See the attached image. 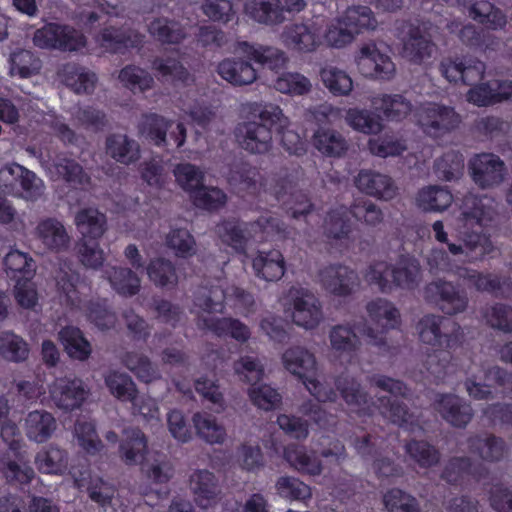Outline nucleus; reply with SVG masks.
Wrapping results in <instances>:
<instances>
[{"label":"nucleus","instance_id":"nucleus-1","mask_svg":"<svg viewBox=\"0 0 512 512\" xmlns=\"http://www.w3.org/2000/svg\"><path fill=\"white\" fill-rule=\"evenodd\" d=\"M368 284L382 293L398 288L405 291L417 289L423 281L420 261L412 255H400L394 264L376 261L370 264L364 274Z\"/></svg>","mask_w":512,"mask_h":512},{"label":"nucleus","instance_id":"nucleus-2","mask_svg":"<svg viewBox=\"0 0 512 512\" xmlns=\"http://www.w3.org/2000/svg\"><path fill=\"white\" fill-rule=\"evenodd\" d=\"M284 368L300 379L307 390L319 402H334L336 392L316 378L317 360L315 355L303 346H292L282 354Z\"/></svg>","mask_w":512,"mask_h":512},{"label":"nucleus","instance_id":"nucleus-3","mask_svg":"<svg viewBox=\"0 0 512 512\" xmlns=\"http://www.w3.org/2000/svg\"><path fill=\"white\" fill-rule=\"evenodd\" d=\"M284 311L296 326L305 330L316 329L324 320L320 299L314 292L303 287H291L288 290Z\"/></svg>","mask_w":512,"mask_h":512},{"label":"nucleus","instance_id":"nucleus-4","mask_svg":"<svg viewBox=\"0 0 512 512\" xmlns=\"http://www.w3.org/2000/svg\"><path fill=\"white\" fill-rule=\"evenodd\" d=\"M417 331L423 343L441 349L456 348L464 340L460 324L443 315H424L417 324Z\"/></svg>","mask_w":512,"mask_h":512},{"label":"nucleus","instance_id":"nucleus-5","mask_svg":"<svg viewBox=\"0 0 512 512\" xmlns=\"http://www.w3.org/2000/svg\"><path fill=\"white\" fill-rule=\"evenodd\" d=\"M422 297L426 303L435 306L448 316L465 313L469 307L467 292L444 278H437L427 283L423 287Z\"/></svg>","mask_w":512,"mask_h":512},{"label":"nucleus","instance_id":"nucleus-6","mask_svg":"<svg viewBox=\"0 0 512 512\" xmlns=\"http://www.w3.org/2000/svg\"><path fill=\"white\" fill-rule=\"evenodd\" d=\"M366 312L369 319L374 324L381 327V331H377L371 326L364 327L362 333L367 343L377 347L381 352H388L390 346L384 332L388 329L395 328L399 324V310L391 301L385 298H376L366 304Z\"/></svg>","mask_w":512,"mask_h":512},{"label":"nucleus","instance_id":"nucleus-7","mask_svg":"<svg viewBox=\"0 0 512 512\" xmlns=\"http://www.w3.org/2000/svg\"><path fill=\"white\" fill-rule=\"evenodd\" d=\"M297 174V171L290 173L287 169H281L273 175L270 187V194L282 202L294 218L309 213L312 207L307 194L298 188Z\"/></svg>","mask_w":512,"mask_h":512},{"label":"nucleus","instance_id":"nucleus-8","mask_svg":"<svg viewBox=\"0 0 512 512\" xmlns=\"http://www.w3.org/2000/svg\"><path fill=\"white\" fill-rule=\"evenodd\" d=\"M497 215V203L493 198L467 193L459 206L456 220L458 227L463 229L487 227L495 221Z\"/></svg>","mask_w":512,"mask_h":512},{"label":"nucleus","instance_id":"nucleus-9","mask_svg":"<svg viewBox=\"0 0 512 512\" xmlns=\"http://www.w3.org/2000/svg\"><path fill=\"white\" fill-rule=\"evenodd\" d=\"M321 288L334 297L346 298L357 292L361 285L358 273L342 264H330L318 272Z\"/></svg>","mask_w":512,"mask_h":512},{"label":"nucleus","instance_id":"nucleus-10","mask_svg":"<svg viewBox=\"0 0 512 512\" xmlns=\"http://www.w3.org/2000/svg\"><path fill=\"white\" fill-rule=\"evenodd\" d=\"M468 168L473 182L483 190L499 186L507 176L504 161L493 153L484 152L474 155L469 160Z\"/></svg>","mask_w":512,"mask_h":512},{"label":"nucleus","instance_id":"nucleus-11","mask_svg":"<svg viewBox=\"0 0 512 512\" xmlns=\"http://www.w3.org/2000/svg\"><path fill=\"white\" fill-rule=\"evenodd\" d=\"M358 71L364 76L379 80H390L396 67L390 56L380 51L375 42L363 43L355 55Z\"/></svg>","mask_w":512,"mask_h":512},{"label":"nucleus","instance_id":"nucleus-12","mask_svg":"<svg viewBox=\"0 0 512 512\" xmlns=\"http://www.w3.org/2000/svg\"><path fill=\"white\" fill-rule=\"evenodd\" d=\"M416 116L423 132L435 138L451 132L461 122L460 116L453 108L438 104L423 106L417 111Z\"/></svg>","mask_w":512,"mask_h":512},{"label":"nucleus","instance_id":"nucleus-13","mask_svg":"<svg viewBox=\"0 0 512 512\" xmlns=\"http://www.w3.org/2000/svg\"><path fill=\"white\" fill-rule=\"evenodd\" d=\"M167 132L177 147L184 144L186 129L182 123H174L163 116L150 114L144 116L139 124L140 135L157 146L168 145Z\"/></svg>","mask_w":512,"mask_h":512},{"label":"nucleus","instance_id":"nucleus-14","mask_svg":"<svg viewBox=\"0 0 512 512\" xmlns=\"http://www.w3.org/2000/svg\"><path fill=\"white\" fill-rule=\"evenodd\" d=\"M432 410L456 428H465L473 418L471 405L452 393H436L431 400Z\"/></svg>","mask_w":512,"mask_h":512},{"label":"nucleus","instance_id":"nucleus-15","mask_svg":"<svg viewBox=\"0 0 512 512\" xmlns=\"http://www.w3.org/2000/svg\"><path fill=\"white\" fill-rule=\"evenodd\" d=\"M235 137L241 148L251 154H266L273 146L271 127L256 120L239 123Z\"/></svg>","mask_w":512,"mask_h":512},{"label":"nucleus","instance_id":"nucleus-16","mask_svg":"<svg viewBox=\"0 0 512 512\" xmlns=\"http://www.w3.org/2000/svg\"><path fill=\"white\" fill-rule=\"evenodd\" d=\"M402 33V56L414 64H422L431 58L435 44L429 35L419 27L409 23H403Z\"/></svg>","mask_w":512,"mask_h":512},{"label":"nucleus","instance_id":"nucleus-17","mask_svg":"<svg viewBox=\"0 0 512 512\" xmlns=\"http://www.w3.org/2000/svg\"><path fill=\"white\" fill-rule=\"evenodd\" d=\"M49 396L57 408L71 411L82 405L87 390L82 380L62 377L55 379L49 386Z\"/></svg>","mask_w":512,"mask_h":512},{"label":"nucleus","instance_id":"nucleus-18","mask_svg":"<svg viewBox=\"0 0 512 512\" xmlns=\"http://www.w3.org/2000/svg\"><path fill=\"white\" fill-rule=\"evenodd\" d=\"M355 185L362 193L384 201L392 200L398 193V187L389 175L372 169L360 170Z\"/></svg>","mask_w":512,"mask_h":512},{"label":"nucleus","instance_id":"nucleus-19","mask_svg":"<svg viewBox=\"0 0 512 512\" xmlns=\"http://www.w3.org/2000/svg\"><path fill=\"white\" fill-rule=\"evenodd\" d=\"M96 42L105 51L124 53L129 49L142 47L144 35L128 27L109 26L99 32Z\"/></svg>","mask_w":512,"mask_h":512},{"label":"nucleus","instance_id":"nucleus-20","mask_svg":"<svg viewBox=\"0 0 512 512\" xmlns=\"http://www.w3.org/2000/svg\"><path fill=\"white\" fill-rule=\"evenodd\" d=\"M458 229L460 243L449 244V252L453 256L465 255L470 262H476L493 252L494 245L487 235L460 227Z\"/></svg>","mask_w":512,"mask_h":512},{"label":"nucleus","instance_id":"nucleus-21","mask_svg":"<svg viewBox=\"0 0 512 512\" xmlns=\"http://www.w3.org/2000/svg\"><path fill=\"white\" fill-rule=\"evenodd\" d=\"M189 488L196 504L203 509L213 507L220 500L218 479L207 469L195 470L190 475Z\"/></svg>","mask_w":512,"mask_h":512},{"label":"nucleus","instance_id":"nucleus-22","mask_svg":"<svg viewBox=\"0 0 512 512\" xmlns=\"http://www.w3.org/2000/svg\"><path fill=\"white\" fill-rule=\"evenodd\" d=\"M335 387L353 412L359 415L372 413V399L356 378L348 374H341L335 380Z\"/></svg>","mask_w":512,"mask_h":512},{"label":"nucleus","instance_id":"nucleus-23","mask_svg":"<svg viewBox=\"0 0 512 512\" xmlns=\"http://www.w3.org/2000/svg\"><path fill=\"white\" fill-rule=\"evenodd\" d=\"M35 236L50 252L60 253L68 250L71 237L64 224L56 218H45L38 222Z\"/></svg>","mask_w":512,"mask_h":512},{"label":"nucleus","instance_id":"nucleus-24","mask_svg":"<svg viewBox=\"0 0 512 512\" xmlns=\"http://www.w3.org/2000/svg\"><path fill=\"white\" fill-rule=\"evenodd\" d=\"M47 171L53 180H62L73 186H84L90 181L83 167L66 154H57L47 167Z\"/></svg>","mask_w":512,"mask_h":512},{"label":"nucleus","instance_id":"nucleus-25","mask_svg":"<svg viewBox=\"0 0 512 512\" xmlns=\"http://www.w3.org/2000/svg\"><path fill=\"white\" fill-rule=\"evenodd\" d=\"M285 45L299 52H312L321 44L320 30L315 25L292 24L281 33Z\"/></svg>","mask_w":512,"mask_h":512},{"label":"nucleus","instance_id":"nucleus-26","mask_svg":"<svg viewBox=\"0 0 512 512\" xmlns=\"http://www.w3.org/2000/svg\"><path fill=\"white\" fill-rule=\"evenodd\" d=\"M232 185L240 191H244L250 195H261L262 193H270V187L273 184V178L270 182L257 169L251 165H241L232 171L230 176Z\"/></svg>","mask_w":512,"mask_h":512},{"label":"nucleus","instance_id":"nucleus-27","mask_svg":"<svg viewBox=\"0 0 512 512\" xmlns=\"http://www.w3.org/2000/svg\"><path fill=\"white\" fill-rule=\"evenodd\" d=\"M328 340L331 351L338 357L352 356L361 348V339L350 323L336 324L329 328Z\"/></svg>","mask_w":512,"mask_h":512},{"label":"nucleus","instance_id":"nucleus-28","mask_svg":"<svg viewBox=\"0 0 512 512\" xmlns=\"http://www.w3.org/2000/svg\"><path fill=\"white\" fill-rule=\"evenodd\" d=\"M105 152L116 162L127 166L141 157L139 143L122 133H113L106 137Z\"/></svg>","mask_w":512,"mask_h":512},{"label":"nucleus","instance_id":"nucleus-29","mask_svg":"<svg viewBox=\"0 0 512 512\" xmlns=\"http://www.w3.org/2000/svg\"><path fill=\"white\" fill-rule=\"evenodd\" d=\"M220 77L234 86H245L254 83L257 71L252 64L243 58L232 57L222 60L217 66Z\"/></svg>","mask_w":512,"mask_h":512},{"label":"nucleus","instance_id":"nucleus-30","mask_svg":"<svg viewBox=\"0 0 512 512\" xmlns=\"http://www.w3.org/2000/svg\"><path fill=\"white\" fill-rule=\"evenodd\" d=\"M252 268L258 278L265 281H278L285 274V259L276 249L258 251L252 260Z\"/></svg>","mask_w":512,"mask_h":512},{"label":"nucleus","instance_id":"nucleus-31","mask_svg":"<svg viewBox=\"0 0 512 512\" xmlns=\"http://www.w3.org/2000/svg\"><path fill=\"white\" fill-rule=\"evenodd\" d=\"M14 458L10 453H5L0 458V472L9 484L26 485L35 478V471L25 461L21 451L15 452Z\"/></svg>","mask_w":512,"mask_h":512},{"label":"nucleus","instance_id":"nucleus-32","mask_svg":"<svg viewBox=\"0 0 512 512\" xmlns=\"http://www.w3.org/2000/svg\"><path fill=\"white\" fill-rule=\"evenodd\" d=\"M469 451L487 462L502 460L508 453V447L502 438L483 433L471 436L467 440Z\"/></svg>","mask_w":512,"mask_h":512},{"label":"nucleus","instance_id":"nucleus-33","mask_svg":"<svg viewBox=\"0 0 512 512\" xmlns=\"http://www.w3.org/2000/svg\"><path fill=\"white\" fill-rule=\"evenodd\" d=\"M192 424L196 435L207 444L222 445L227 439V431L224 424L208 412L194 413Z\"/></svg>","mask_w":512,"mask_h":512},{"label":"nucleus","instance_id":"nucleus-34","mask_svg":"<svg viewBox=\"0 0 512 512\" xmlns=\"http://www.w3.org/2000/svg\"><path fill=\"white\" fill-rule=\"evenodd\" d=\"M197 326L218 336L230 335L237 341L245 342L250 337L249 328L238 319L199 316Z\"/></svg>","mask_w":512,"mask_h":512},{"label":"nucleus","instance_id":"nucleus-35","mask_svg":"<svg viewBox=\"0 0 512 512\" xmlns=\"http://www.w3.org/2000/svg\"><path fill=\"white\" fill-rule=\"evenodd\" d=\"M56 427V419L46 410L31 411L27 414L24 421L26 436L29 440L36 443L47 441L56 430Z\"/></svg>","mask_w":512,"mask_h":512},{"label":"nucleus","instance_id":"nucleus-36","mask_svg":"<svg viewBox=\"0 0 512 512\" xmlns=\"http://www.w3.org/2000/svg\"><path fill=\"white\" fill-rule=\"evenodd\" d=\"M74 222L81 238L99 240L108 229L106 215L91 207L79 210Z\"/></svg>","mask_w":512,"mask_h":512},{"label":"nucleus","instance_id":"nucleus-37","mask_svg":"<svg viewBox=\"0 0 512 512\" xmlns=\"http://www.w3.org/2000/svg\"><path fill=\"white\" fill-rule=\"evenodd\" d=\"M61 81L77 94L94 91L97 77L94 72L74 63H67L59 71Z\"/></svg>","mask_w":512,"mask_h":512},{"label":"nucleus","instance_id":"nucleus-38","mask_svg":"<svg viewBox=\"0 0 512 512\" xmlns=\"http://www.w3.org/2000/svg\"><path fill=\"white\" fill-rule=\"evenodd\" d=\"M338 22L347 26L355 38L361 33L374 31L378 27L374 12L368 6L362 5L348 7L338 18Z\"/></svg>","mask_w":512,"mask_h":512},{"label":"nucleus","instance_id":"nucleus-39","mask_svg":"<svg viewBox=\"0 0 512 512\" xmlns=\"http://www.w3.org/2000/svg\"><path fill=\"white\" fill-rule=\"evenodd\" d=\"M377 402L381 415L393 424L407 429L419 425L418 417L403 402L390 397H379Z\"/></svg>","mask_w":512,"mask_h":512},{"label":"nucleus","instance_id":"nucleus-40","mask_svg":"<svg viewBox=\"0 0 512 512\" xmlns=\"http://www.w3.org/2000/svg\"><path fill=\"white\" fill-rule=\"evenodd\" d=\"M9 75L22 79L31 78L40 73L42 62L32 51L17 48L9 54Z\"/></svg>","mask_w":512,"mask_h":512},{"label":"nucleus","instance_id":"nucleus-41","mask_svg":"<svg viewBox=\"0 0 512 512\" xmlns=\"http://www.w3.org/2000/svg\"><path fill=\"white\" fill-rule=\"evenodd\" d=\"M104 277L120 295L133 296L140 290V278L131 268L107 266L104 270Z\"/></svg>","mask_w":512,"mask_h":512},{"label":"nucleus","instance_id":"nucleus-42","mask_svg":"<svg viewBox=\"0 0 512 512\" xmlns=\"http://www.w3.org/2000/svg\"><path fill=\"white\" fill-rule=\"evenodd\" d=\"M226 298V289L219 285L198 289L194 298V308L198 309L196 322L199 316L212 317V313L222 312Z\"/></svg>","mask_w":512,"mask_h":512},{"label":"nucleus","instance_id":"nucleus-43","mask_svg":"<svg viewBox=\"0 0 512 512\" xmlns=\"http://www.w3.org/2000/svg\"><path fill=\"white\" fill-rule=\"evenodd\" d=\"M455 274L470 289L480 293L496 294L502 289L501 278L496 274L483 273L468 267H458Z\"/></svg>","mask_w":512,"mask_h":512},{"label":"nucleus","instance_id":"nucleus-44","mask_svg":"<svg viewBox=\"0 0 512 512\" xmlns=\"http://www.w3.org/2000/svg\"><path fill=\"white\" fill-rule=\"evenodd\" d=\"M481 320L488 328L512 334V306L504 303L487 304L480 310Z\"/></svg>","mask_w":512,"mask_h":512},{"label":"nucleus","instance_id":"nucleus-45","mask_svg":"<svg viewBox=\"0 0 512 512\" xmlns=\"http://www.w3.org/2000/svg\"><path fill=\"white\" fill-rule=\"evenodd\" d=\"M149 280L159 288L173 289L178 284V273L175 264L164 257L151 259L146 267Z\"/></svg>","mask_w":512,"mask_h":512},{"label":"nucleus","instance_id":"nucleus-46","mask_svg":"<svg viewBox=\"0 0 512 512\" xmlns=\"http://www.w3.org/2000/svg\"><path fill=\"white\" fill-rule=\"evenodd\" d=\"M125 440L120 445L121 459L127 465L138 464L146 458L147 440L144 433L138 428H128L124 431Z\"/></svg>","mask_w":512,"mask_h":512},{"label":"nucleus","instance_id":"nucleus-47","mask_svg":"<svg viewBox=\"0 0 512 512\" xmlns=\"http://www.w3.org/2000/svg\"><path fill=\"white\" fill-rule=\"evenodd\" d=\"M373 106L391 121L405 119L413 110L412 103L403 95L383 94L372 99Z\"/></svg>","mask_w":512,"mask_h":512},{"label":"nucleus","instance_id":"nucleus-48","mask_svg":"<svg viewBox=\"0 0 512 512\" xmlns=\"http://www.w3.org/2000/svg\"><path fill=\"white\" fill-rule=\"evenodd\" d=\"M217 233L224 243L236 251L245 250L249 241L255 235L250 230V223L240 224L236 221H224L217 226Z\"/></svg>","mask_w":512,"mask_h":512},{"label":"nucleus","instance_id":"nucleus-49","mask_svg":"<svg viewBox=\"0 0 512 512\" xmlns=\"http://www.w3.org/2000/svg\"><path fill=\"white\" fill-rule=\"evenodd\" d=\"M34 463L41 473L59 475L67 468L68 454L56 445H49L36 454Z\"/></svg>","mask_w":512,"mask_h":512},{"label":"nucleus","instance_id":"nucleus-50","mask_svg":"<svg viewBox=\"0 0 512 512\" xmlns=\"http://www.w3.org/2000/svg\"><path fill=\"white\" fill-rule=\"evenodd\" d=\"M404 448L410 460L422 469L436 467L441 461L440 450L425 440H410Z\"/></svg>","mask_w":512,"mask_h":512},{"label":"nucleus","instance_id":"nucleus-51","mask_svg":"<svg viewBox=\"0 0 512 512\" xmlns=\"http://www.w3.org/2000/svg\"><path fill=\"white\" fill-rule=\"evenodd\" d=\"M4 266L7 276L16 282L29 281L35 273L34 260L18 250L10 251L5 256Z\"/></svg>","mask_w":512,"mask_h":512},{"label":"nucleus","instance_id":"nucleus-52","mask_svg":"<svg viewBox=\"0 0 512 512\" xmlns=\"http://www.w3.org/2000/svg\"><path fill=\"white\" fill-rule=\"evenodd\" d=\"M313 146L323 155L340 157L347 150L345 138L332 129H318L312 137Z\"/></svg>","mask_w":512,"mask_h":512},{"label":"nucleus","instance_id":"nucleus-53","mask_svg":"<svg viewBox=\"0 0 512 512\" xmlns=\"http://www.w3.org/2000/svg\"><path fill=\"white\" fill-rule=\"evenodd\" d=\"M59 339L70 357L84 361L91 355V345L77 327L62 328L59 332Z\"/></svg>","mask_w":512,"mask_h":512},{"label":"nucleus","instance_id":"nucleus-54","mask_svg":"<svg viewBox=\"0 0 512 512\" xmlns=\"http://www.w3.org/2000/svg\"><path fill=\"white\" fill-rule=\"evenodd\" d=\"M452 202V193L441 186H428L417 194L418 206L425 211L442 212L449 208Z\"/></svg>","mask_w":512,"mask_h":512},{"label":"nucleus","instance_id":"nucleus-55","mask_svg":"<svg viewBox=\"0 0 512 512\" xmlns=\"http://www.w3.org/2000/svg\"><path fill=\"white\" fill-rule=\"evenodd\" d=\"M109 392L118 400L129 402L138 395V389L132 378L123 372L110 370L104 375Z\"/></svg>","mask_w":512,"mask_h":512},{"label":"nucleus","instance_id":"nucleus-56","mask_svg":"<svg viewBox=\"0 0 512 512\" xmlns=\"http://www.w3.org/2000/svg\"><path fill=\"white\" fill-rule=\"evenodd\" d=\"M239 49L249 58L271 69L282 67L286 62L285 54L278 48L263 45L239 43Z\"/></svg>","mask_w":512,"mask_h":512},{"label":"nucleus","instance_id":"nucleus-57","mask_svg":"<svg viewBox=\"0 0 512 512\" xmlns=\"http://www.w3.org/2000/svg\"><path fill=\"white\" fill-rule=\"evenodd\" d=\"M279 0H254L249 6L250 16L265 25H279L287 21Z\"/></svg>","mask_w":512,"mask_h":512},{"label":"nucleus","instance_id":"nucleus-58","mask_svg":"<svg viewBox=\"0 0 512 512\" xmlns=\"http://www.w3.org/2000/svg\"><path fill=\"white\" fill-rule=\"evenodd\" d=\"M148 30L156 40L166 44H178L186 37L184 27L179 22L165 17L151 21Z\"/></svg>","mask_w":512,"mask_h":512},{"label":"nucleus","instance_id":"nucleus-59","mask_svg":"<svg viewBox=\"0 0 512 512\" xmlns=\"http://www.w3.org/2000/svg\"><path fill=\"white\" fill-rule=\"evenodd\" d=\"M286 461L297 471L309 475H319L322 472L320 460L308 454L303 446L289 445L284 451Z\"/></svg>","mask_w":512,"mask_h":512},{"label":"nucleus","instance_id":"nucleus-60","mask_svg":"<svg viewBox=\"0 0 512 512\" xmlns=\"http://www.w3.org/2000/svg\"><path fill=\"white\" fill-rule=\"evenodd\" d=\"M56 284L67 305L73 308L81 306L82 296L79 290L81 280L77 272L60 269L56 275Z\"/></svg>","mask_w":512,"mask_h":512},{"label":"nucleus","instance_id":"nucleus-61","mask_svg":"<svg viewBox=\"0 0 512 512\" xmlns=\"http://www.w3.org/2000/svg\"><path fill=\"white\" fill-rule=\"evenodd\" d=\"M118 80L123 87L133 93H143L150 90L155 83L154 78L148 71L132 64L126 65L119 71Z\"/></svg>","mask_w":512,"mask_h":512},{"label":"nucleus","instance_id":"nucleus-62","mask_svg":"<svg viewBox=\"0 0 512 512\" xmlns=\"http://www.w3.org/2000/svg\"><path fill=\"white\" fill-rule=\"evenodd\" d=\"M469 15L492 30L502 29L507 23L502 11L486 0L473 3L469 8Z\"/></svg>","mask_w":512,"mask_h":512},{"label":"nucleus","instance_id":"nucleus-63","mask_svg":"<svg viewBox=\"0 0 512 512\" xmlns=\"http://www.w3.org/2000/svg\"><path fill=\"white\" fill-rule=\"evenodd\" d=\"M345 121L351 128L364 134H378L383 130L381 117L365 109H349Z\"/></svg>","mask_w":512,"mask_h":512},{"label":"nucleus","instance_id":"nucleus-64","mask_svg":"<svg viewBox=\"0 0 512 512\" xmlns=\"http://www.w3.org/2000/svg\"><path fill=\"white\" fill-rule=\"evenodd\" d=\"M29 345L19 335L12 332L0 334V357L8 362L20 363L29 356Z\"/></svg>","mask_w":512,"mask_h":512}]
</instances>
